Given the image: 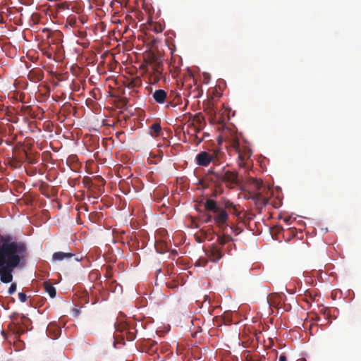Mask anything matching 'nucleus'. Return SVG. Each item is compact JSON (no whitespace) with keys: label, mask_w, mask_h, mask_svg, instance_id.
<instances>
[{"label":"nucleus","mask_w":361,"mask_h":361,"mask_svg":"<svg viewBox=\"0 0 361 361\" xmlns=\"http://www.w3.org/2000/svg\"><path fill=\"white\" fill-rule=\"evenodd\" d=\"M221 183H225L230 188H235L239 183L238 173L235 171L226 170V167L224 166L217 185H220Z\"/></svg>","instance_id":"4"},{"label":"nucleus","mask_w":361,"mask_h":361,"mask_svg":"<svg viewBox=\"0 0 361 361\" xmlns=\"http://www.w3.org/2000/svg\"><path fill=\"white\" fill-rule=\"evenodd\" d=\"M152 97L157 103L164 104L167 97V93L165 90L159 89L153 93Z\"/></svg>","instance_id":"12"},{"label":"nucleus","mask_w":361,"mask_h":361,"mask_svg":"<svg viewBox=\"0 0 361 361\" xmlns=\"http://www.w3.org/2000/svg\"><path fill=\"white\" fill-rule=\"evenodd\" d=\"M233 240L232 237L228 234L217 235V243L219 245L224 246Z\"/></svg>","instance_id":"15"},{"label":"nucleus","mask_w":361,"mask_h":361,"mask_svg":"<svg viewBox=\"0 0 361 361\" xmlns=\"http://www.w3.org/2000/svg\"><path fill=\"white\" fill-rule=\"evenodd\" d=\"M250 186L255 190L257 195V197H254L256 200V207L262 209L269 203V198L272 195L269 186L265 185L262 180L254 178L250 179Z\"/></svg>","instance_id":"2"},{"label":"nucleus","mask_w":361,"mask_h":361,"mask_svg":"<svg viewBox=\"0 0 361 361\" xmlns=\"http://www.w3.org/2000/svg\"><path fill=\"white\" fill-rule=\"evenodd\" d=\"M157 271H158V272H160V271H161V269H159L157 270Z\"/></svg>","instance_id":"40"},{"label":"nucleus","mask_w":361,"mask_h":361,"mask_svg":"<svg viewBox=\"0 0 361 361\" xmlns=\"http://www.w3.org/2000/svg\"><path fill=\"white\" fill-rule=\"evenodd\" d=\"M23 152H24V154H25V157H26V160H27V161L29 164H35V161L34 160H32V159H30V158L27 156V152H26L25 149L23 150Z\"/></svg>","instance_id":"26"},{"label":"nucleus","mask_w":361,"mask_h":361,"mask_svg":"<svg viewBox=\"0 0 361 361\" xmlns=\"http://www.w3.org/2000/svg\"><path fill=\"white\" fill-rule=\"evenodd\" d=\"M279 361H287L286 356L285 355H283V354H281V355L279 356Z\"/></svg>","instance_id":"31"},{"label":"nucleus","mask_w":361,"mask_h":361,"mask_svg":"<svg viewBox=\"0 0 361 361\" xmlns=\"http://www.w3.org/2000/svg\"><path fill=\"white\" fill-rule=\"evenodd\" d=\"M161 130V127L159 123H155L150 126V135L152 137H157L159 135Z\"/></svg>","instance_id":"17"},{"label":"nucleus","mask_w":361,"mask_h":361,"mask_svg":"<svg viewBox=\"0 0 361 361\" xmlns=\"http://www.w3.org/2000/svg\"><path fill=\"white\" fill-rule=\"evenodd\" d=\"M231 145L238 153V158L241 161H245L251 157L250 149L247 146L241 145L238 137H235L231 139Z\"/></svg>","instance_id":"5"},{"label":"nucleus","mask_w":361,"mask_h":361,"mask_svg":"<svg viewBox=\"0 0 361 361\" xmlns=\"http://www.w3.org/2000/svg\"><path fill=\"white\" fill-rule=\"evenodd\" d=\"M18 299L21 302H25L27 300V295L24 293L20 292L18 293Z\"/></svg>","instance_id":"24"},{"label":"nucleus","mask_w":361,"mask_h":361,"mask_svg":"<svg viewBox=\"0 0 361 361\" xmlns=\"http://www.w3.org/2000/svg\"><path fill=\"white\" fill-rule=\"evenodd\" d=\"M58 336V333H56L54 337L56 338Z\"/></svg>","instance_id":"38"},{"label":"nucleus","mask_w":361,"mask_h":361,"mask_svg":"<svg viewBox=\"0 0 361 361\" xmlns=\"http://www.w3.org/2000/svg\"><path fill=\"white\" fill-rule=\"evenodd\" d=\"M23 330H20V331H18V334H23Z\"/></svg>","instance_id":"37"},{"label":"nucleus","mask_w":361,"mask_h":361,"mask_svg":"<svg viewBox=\"0 0 361 361\" xmlns=\"http://www.w3.org/2000/svg\"><path fill=\"white\" fill-rule=\"evenodd\" d=\"M155 248L159 253H164L169 250L166 243L163 241L156 242Z\"/></svg>","instance_id":"18"},{"label":"nucleus","mask_w":361,"mask_h":361,"mask_svg":"<svg viewBox=\"0 0 361 361\" xmlns=\"http://www.w3.org/2000/svg\"><path fill=\"white\" fill-rule=\"evenodd\" d=\"M250 361H265L264 355H259L258 357H252Z\"/></svg>","instance_id":"25"},{"label":"nucleus","mask_w":361,"mask_h":361,"mask_svg":"<svg viewBox=\"0 0 361 361\" xmlns=\"http://www.w3.org/2000/svg\"><path fill=\"white\" fill-rule=\"evenodd\" d=\"M74 256L71 252H56L52 255L53 261H61L65 259H69Z\"/></svg>","instance_id":"13"},{"label":"nucleus","mask_w":361,"mask_h":361,"mask_svg":"<svg viewBox=\"0 0 361 361\" xmlns=\"http://www.w3.org/2000/svg\"><path fill=\"white\" fill-rule=\"evenodd\" d=\"M221 207L226 211H232L233 214L236 216H240V212L237 210L236 206L228 200H224L221 202Z\"/></svg>","instance_id":"11"},{"label":"nucleus","mask_w":361,"mask_h":361,"mask_svg":"<svg viewBox=\"0 0 361 361\" xmlns=\"http://www.w3.org/2000/svg\"><path fill=\"white\" fill-rule=\"evenodd\" d=\"M245 197L247 200H252L254 201L255 204L256 205V200L254 197H257V195L256 193L255 190L250 187V190H249L247 194H245Z\"/></svg>","instance_id":"21"},{"label":"nucleus","mask_w":361,"mask_h":361,"mask_svg":"<svg viewBox=\"0 0 361 361\" xmlns=\"http://www.w3.org/2000/svg\"><path fill=\"white\" fill-rule=\"evenodd\" d=\"M11 235H0V244L6 240Z\"/></svg>","instance_id":"28"},{"label":"nucleus","mask_w":361,"mask_h":361,"mask_svg":"<svg viewBox=\"0 0 361 361\" xmlns=\"http://www.w3.org/2000/svg\"><path fill=\"white\" fill-rule=\"evenodd\" d=\"M203 127L204 123L200 117L195 118L192 123L188 125L187 133L194 136V141L197 145H199L203 140L202 138L199 139L197 137V133L202 130Z\"/></svg>","instance_id":"6"},{"label":"nucleus","mask_w":361,"mask_h":361,"mask_svg":"<svg viewBox=\"0 0 361 361\" xmlns=\"http://www.w3.org/2000/svg\"><path fill=\"white\" fill-rule=\"evenodd\" d=\"M171 255H173V259H174V257L178 255V252L176 250L171 251Z\"/></svg>","instance_id":"34"},{"label":"nucleus","mask_w":361,"mask_h":361,"mask_svg":"<svg viewBox=\"0 0 361 361\" xmlns=\"http://www.w3.org/2000/svg\"><path fill=\"white\" fill-rule=\"evenodd\" d=\"M167 286L170 288H174L177 286V285L175 283H167Z\"/></svg>","instance_id":"30"},{"label":"nucleus","mask_w":361,"mask_h":361,"mask_svg":"<svg viewBox=\"0 0 361 361\" xmlns=\"http://www.w3.org/2000/svg\"><path fill=\"white\" fill-rule=\"evenodd\" d=\"M208 256L211 261L212 262H217L221 259L223 257V252L221 249L216 244H212L209 246V250L208 251Z\"/></svg>","instance_id":"9"},{"label":"nucleus","mask_w":361,"mask_h":361,"mask_svg":"<svg viewBox=\"0 0 361 361\" xmlns=\"http://www.w3.org/2000/svg\"><path fill=\"white\" fill-rule=\"evenodd\" d=\"M214 161V154L202 151L198 153L195 157L196 164L201 166H207Z\"/></svg>","instance_id":"8"},{"label":"nucleus","mask_w":361,"mask_h":361,"mask_svg":"<svg viewBox=\"0 0 361 361\" xmlns=\"http://www.w3.org/2000/svg\"><path fill=\"white\" fill-rule=\"evenodd\" d=\"M212 220H214V216L209 214V215H207L206 219L204 220V222L205 223H209Z\"/></svg>","instance_id":"29"},{"label":"nucleus","mask_w":361,"mask_h":361,"mask_svg":"<svg viewBox=\"0 0 361 361\" xmlns=\"http://www.w3.org/2000/svg\"><path fill=\"white\" fill-rule=\"evenodd\" d=\"M221 192V190L216 186V188L214 190L212 193L211 194V198L212 197H216L219 193Z\"/></svg>","instance_id":"22"},{"label":"nucleus","mask_w":361,"mask_h":361,"mask_svg":"<svg viewBox=\"0 0 361 361\" xmlns=\"http://www.w3.org/2000/svg\"><path fill=\"white\" fill-rule=\"evenodd\" d=\"M154 30L155 32H161V26L159 25V27H157V26L154 27Z\"/></svg>","instance_id":"35"},{"label":"nucleus","mask_w":361,"mask_h":361,"mask_svg":"<svg viewBox=\"0 0 361 361\" xmlns=\"http://www.w3.org/2000/svg\"><path fill=\"white\" fill-rule=\"evenodd\" d=\"M27 255L25 243L14 240L12 235L0 244V277L3 283L12 281L13 270Z\"/></svg>","instance_id":"1"},{"label":"nucleus","mask_w":361,"mask_h":361,"mask_svg":"<svg viewBox=\"0 0 361 361\" xmlns=\"http://www.w3.org/2000/svg\"><path fill=\"white\" fill-rule=\"evenodd\" d=\"M162 74L151 73L149 75V81L150 83L156 84L159 82Z\"/></svg>","instance_id":"20"},{"label":"nucleus","mask_w":361,"mask_h":361,"mask_svg":"<svg viewBox=\"0 0 361 361\" xmlns=\"http://www.w3.org/2000/svg\"><path fill=\"white\" fill-rule=\"evenodd\" d=\"M212 162L213 163V165H214L213 166H214V167H216V166L219 165V163H218V161H216L214 156V161H212Z\"/></svg>","instance_id":"33"},{"label":"nucleus","mask_w":361,"mask_h":361,"mask_svg":"<svg viewBox=\"0 0 361 361\" xmlns=\"http://www.w3.org/2000/svg\"><path fill=\"white\" fill-rule=\"evenodd\" d=\"M54 327L56 329V330L59 332L61 330L57 327V326H49L48 328H47V330L49 331V332L51 331V328Z\"/></svg>","instance_id":"32"},{"label":"nucleus","mask_w":361,"mask_h":361,"mask_svg":"<svg viewBox=\"0 0 361 361\" xmlns=\"http://www.w3.org/2000/svg\"><path fill=\"white\" fill-rule=\"evenodd\" d=\"M221 173L222 168L220 170H216V167L212 166L208 170L206 177L217 185Z\"/></svg>","instance_id":"10"},{"label":"nucleus","mask_w":361,"mask_h":361,"mask_svg":"<svg viewBox=\"0 0 361 361\" xmlns=\"http://www.w3.org/2000/svg\"><path fill=\"white\" fill-rule=\"evenodd\" d=\"M276 357V355H274V357L273 358V360H275Z\"/></svg>","instance_id":"39"},{"label":"nucleus","mask_w":361,"mask_h":361,"mask_svg":"<svg viewBox=\"0 0 361 361\" xmlns=\"http://www.w3.org/2000/svg\"><path fill=\"white\" fill-rule=\"evenodd\" d=\"M59 7L61 8H63V9H68V5L67 2H63V3H61L59 5Z\"/></svg>","instance_id":"27"},{"label":"nucleus","mask_w":361,"mask_h":361,"mask_svg":"<svg viewBox=\"0 0 361 361\" xmlns=\"http://www.w3.org/2000/svg\"><path fill=\"white\" fill-rule=\"evenodd\" d=\"M1 334H2V335H3L4 337H6V333L4 332V331H1Z\"/></svg>","instance_id":"36"},{"label":"nucleus","mask_w":361,"mask_h":361,"mask_svg":"<svg viewBox=\"0 0 361 361\" xmlns=\"http://www.w3.org/2000/svg\"><path fill=\"white\" fill-rule=\"evenodd\" d=\"M204 208L207 211L212 212L214 214V221L215 224L224 231L228 227V212L222 207L219 206L216 202L212 199H207L204 202Z\"/></svg>","instance_id":"3"},{"label":"nucleus","mask_w":361,"mask_h":361,"mask_svg":"<svg viewBox=\"0 0 361 361\" xmlns=\"http://www.w3.org/2000/svg\"><path fill=\"white\" fill-rule=\"evenodd\" d=\"M44 288L46 292L49 294V295L54 298L56 295V288L53 286V285L49 281H45L44 283Z\"/></svg>","instance_id":"16"},{"label":"nucleus","mask_w":361,"mask_h":361,"mask_svg":"<svg viewBox=\"0 0 361 361\" xmlns=\"http://www.w3.org/2000/svg\"><path fill=\"white\" fill-rule=\"evenodd\" d=\"M152 73L162 74V65L158 61H154L150 65Z\"/></svg>","instance_id":"19"},{"label":"nucleus","mask_w":361,"mask_h":361,"mask_svg":"<svg viewBox=\"0 0 361 361\" xmlns=\"http://www.w3.org/2000/svg\"><path fill=\"white\" fill-rule=\"evenodd\" d=\"M16 284L12 283L8 288V293L9 295H12L16 292Z\"/></svg>","instance_id":"23"},{"label":"nucleus","mask_w":361,"mask_h":361,"mask_svg":"<svg viewBox=\"0 0 361 361\" xmlns=\"http://www.w3.org/2000/svg\"><path fill=\"white\" fill-rule=\"evenodd\" d=\"M117 329L122 333L123 339L126 338L128 341H132L136 338L137 330L133 325L128 323L121 324Z\"/></svg>","instance_id":"7"},{"label":"nucleus","mask_w":361,"mask_h":361,"mask_svg":"<svg viewBox=\"0 0 361 361\" xmlns=\"http://www.w3.org/2000/svg\"><path fill=\"white\" fill-rule=\"evenodd\" d=\"M28 78L33 82H39L43 78V73L41 70H32L28 74Z\"/></svg>","instance_id":"14"}]
</instances>
